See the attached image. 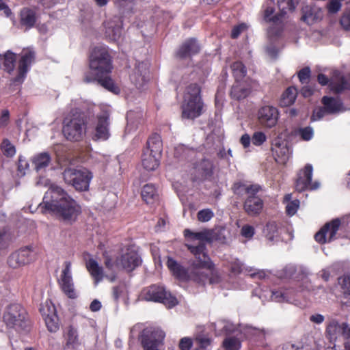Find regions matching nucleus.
Returning <instances> with one entry per match:
<instances>
[{"instance_id":"1","label":"nucleus","mask_w":350,"mask_h":350,"mask_svg":"<svg viewBox=\"0 0 350 350\" xmlns=\"http://www.w3.org/2000/svg\"><path fill=\"white\" fill-rule=\"evenodd\" d=\"M185 237L191 243L185 247L192 254L195 260L190 267L185 268L171 257L167 258L166 265L172 275L179 280H192L204 285L206 282L214 284L219 281L215 264L207 254L206 243L211 242V233L207 230L193 232L189 229L183 232Z\"/></svg>"},{"instance_id":"2","label":"nucleus","mask_w":350,"mask_h":350,"mask_svg":"<svg viewBox=\"0 0 350 350\" xmlns=\"http://www.w3.org/2000/svg\"><path fill=\"white\" fill-rule=\"evenodd\" d=\"M88 60L89 70L83 74V82L97 83L108 91L118 94L120 89L111 77L113 66L109 49L103 46L94 47Z\"/></svg>"},{"instance_id":"3","label":"nucleus","mask_w":350,"mask_h":350,"mask_svg":"<svg viewBox=\"0 0 350 350\" xmlns=\"http://www.w3.org/2000/svg\"><path fill=\"white\" fill-rule=\"evenodd\" d=\"M40 207L56 213L70 224L75 222L81 215V206L61 187L51 184L44 193Z\"/></svg>"},{"instance_id":"4","label":"nucleus","mask_w":350,"mask_h":350,"mask_svg":"<svg viewBox=\"0 0 350 350\" xmlns=\"http://www.w3.org/2000/svg\"><path fill=\"white\" fill-rule=\"evenodd\" d=\"M201 92V87L196 83L187 86L181 106L183 118L194 120L202 114L204 104Z\"/></svg>"},{"instance_id":"5","label":"nucleus","mask_w":350,"mask_h":350,"mask_svg":"<svg viewBox=\"0 0 350 350\" xmlns=\"http://www.w3.org/2000/svg\"><path fill=\"white\" fill-rule=\"evenodd\" d=\"M3 320L7 327L17 331L26 330L30 325L26 309L17 303L11 304L6 307Z\"/></svg>"},{"instance_id":"6","label":"nucleus","mask_w":350,"mask_h":350,"mask_svg":"<svg viewBox=\"0 0 350 350\" xmlns=\"http://www.w3.org/2000/svg\"><path fill=\"white\" fill-rule=\"evenodd\" d=\"M86 126L87 120L84 116L73 115L64 120L62 133L68 140L79 142L85 135Z\"/></svg>"},{"instance_id":"7","label":"nucleus","mask_w":350,"mask_h":350,"mask_svg":"<svg viewBox=\"0 0 350 350\" xmlns=\"http://www.w3.org/2000/svg\"><path fill=\"white\" fill-rule=\"evenodd\" d=\"M142 295L146 300L162 303L170 308L178 304L176 298L167 291L163 286L152 284L145 288Z\"/></svg>"},{"instance_id":"8","label":"nucleus","mask_w":350,"mask_h":350,"mask_svg":"<svg viewBox=\"0 0 350 350\" xmlns=\"http://www.w3.org/2000/svg\"><path fill=\"white\" fill-rule=\"evenodd\" d=\"M165 332L159 329L146 328L139 336L143 350H160L163 346Z\"/></svg>"},{"instance_id":"9","label":"nucleus","mask_w":350,"mask_h":350,"mask_svg":"<svg viewBox=\"0 0 350 350\" xmlns=\"http://www.w3.org/2000/svg\"><path fill=\"white\" fill-rule=\"evenodd\" d=\"M64 181L77 191H86L89 188L91 173L88 170L74 168L66 169L63 173Z\"/></svg>"},{"instance_id":"10","label":"nucleus","mask_w":350,"mask_h":350,"mask_svg":"<svg viewBox=\"0 0 350 350\" xmlns=\"http://www.w3.org/2000/svg\"><path fill=\"white\" fill-rule=\"evenodd\" d=\"M312 172L313 167L310 163H307L297 172L295 181V188L297 191L301 193L306 190H315L319 187V182L312 181Z\"/></svg>"},{"instance_id":"11","label":"nucleus","mask_w":350,"mask_h":350,"mask_svg":"<svg viewBox=\"0 0 350 350\" xmlns=\"http://www.w3.org/2000/svg\"><path fill=\"white\" fill-rule=\"evenodd\" d=\"M33 247L25 246L12 252L8 258L7 263L12 269H18L34 260Z\"/></svg>"},{"instance_id":"12","label":"nucleus","mask_w":350,"mask_h":350,"mask_svg":"<svg viewBox=\"0 0 350 350\" xmlns=\"http://www.w3.org/2000/svg\"><path fill=\"white\" fill-rule=\"evenodd\" d=\"M62 291L70 299L77 298V293L75 289L73 279L71 272V262L65 261L59 278L57 279Z\"/></svg>"},{"instance_id":"13","label":"nucleus","mask_w":350,"mask_h":350,"mask_svg":"<svg viewBox=\"0 0 350 350\" xmlns=\"http://www.w3.org/2000/svg\"><path fill=\"white\" fill-rule=\"evenodd\" d=\"M341 225V221L338 218L334 219L327 222L321 229L314 234L315 241L319 244L330 243L337 239L336 234Z\"/></svg>"},{"instance_id":"14","label":"nucleus","mask_w":350,"mask_h":350,"mask_svg":"<svg viewBox=\"0 0 350 350\" xmlns=\"http://www.w3.org/2000/svg\"><path fill=\"white\" fill-rule=\"evenodd\" d=\"M326 334L331 340L342 336L344 340V350H350V325L347 323H339L336 321H332L327 326Z\"/></svg>"},{"instance_id":"15","label":"nucleus","mask_w":350,"mask_h":350,"mask_svg":"<svg viewBox=\"0 0 350 350\" xmlns=\"http://www.w3.org/2000/svg\"><path fill=\"white\" fill-rule=\"evenodd\" d=\"M40 312L47 329L52 333L57 332L59 329L60 325L55 306L51 301H46L44 304L40 306Z\"/></svg>"},{"instance_id":"16","label":"nucleus","mask_w":350,"mask_h":350,"mask_svg":"<svg viewBox=\"0 0 350 350\" xmlns=\"http://www.w3.org/2000/svg\"><path fill=\"white\" fill-rule=\"evenodd\" d=\"M35 52L30 49L23 50L20 55L17 68V75L12 79L13 83H22L26 77L29 67L34 62Z\"/></svg>"},{"instance_id":"17","label":"nucleus","mask_w":350,"mask_h":350,"mask_svg":"<svg viewBox=\"0 0 350 350\" xmlns=\"http://www.w3.org/2000/svg\"><path fill=\"white\" fill-rule=\"evenodd\" d=\"M123 21L119 16H113L104 22L105 36L109 42L118 41L122 31Z\"/></svg>"},{"instance_id":"18","label":"nucleus","mask_w":350,"mask_h":350,"mask_svg":"<svg viewBox=\"0 0 350 350\" xmlns=\"http://www.w3.org/2000/svg\"><path fill=\"white\" fill-rule=\"evenodd\" d=\"M201 47L198 40L194 38L185 40L175 53L176 57L180 59H190L200 53Z\"/></svg>"},{"instance_id":"19","label":"nucleus","mask_w":350,"mask_h":350,"mask_svg":"<svg viewBox=\"0 0 350 350\" xmlns=\"http://www.w3.org/2000/svg\"><path fill=\"white\" fill-rule=\"evenodd\" d=\"M278 118V110L273 106L265 105L260 107L258 111V118L260 123L268 128H272L275 126Z\"/></svg>"},{"instance_id":"20","label":"nucleus","mask_w":350,"mask_h":350,"mask_svg":"<svg viewBox=\"0 0 350 350\" xmlns=\"http://www.w3.org/2000/svg\"><path fill=\"white\" fill-rule=\"evenodd\" d=\"M117 262L126 271L131 272L141 265L142 259L136 251L127 249L126 252L117 259Z\"/></svg>"},{"instance_id":"21","label":"nucleus","mask_w":350,"mask_h":350,"mask_svg":"<svg viewBox=\"0 0 350 350\" xmlns=\"http://www.w3.org/2000/svg\"><path fill=\"white\" fill-rule=\"evenodd\" d=\"M109 116L104 113L97 116V124L95 128L94 140H107L109 136Z\"/></svg>"},{"instance_id":"22","label":"nucleus","mask_w":350,"mask_h":350,"mask_svg":"<svg viewBox=\"0 0 350 350\" xmlns=\"http://www.w3.org/2000/svg\"><path fill=\"white\" fill-rule=\"evenodd\" d=\"M264 206L263 200L256 194H251L247 196L243 202V209L250 216L258 215Z\"/></svg>"},{"instance_id":"23","label":"nucleus","mask_w":350,"mask_h":350,"mask_svg":"<svg viewBox=\"0 0 350 350\" xmlns=\"http://www.w3.org/2000/svg\"><path fill=\"white\" fill-rule=\"evenodd\" d=\"M20 24L26 29H30L34 27L37 21L36 9L30 8H23L21 9L20 14Z\"/></svg>"},{"instance_id":"24","label":"nucleus","mask_w":350,"mask_h":350,"mask_svg":"<svg viewBox=\"0 0 350 350\" xmlns=\"http://www.w3.org/2000/svg\"><path fill=\"white\" fill-rule=\"evenodd\" d=\"M261 187L258 185L246 184L241 181L236 182L232 187V190L234 195L242 197L244 195L247 196L251 194H257Z\"/></svg>"},{"instance_id":"25","label":"nucleus","mask_w":350,"mask_h":350,"mask_svg":"<svg viewBox=\"0 0 350 350\" xmlns=\"http://www.w3.org/2000/svg\"><path fill=\"white\" fill-rule=\"evenodd\" d=\"M161 155L150 152V150L144 149L142 154V165L147 171H154L159 165Z\"/></svg>"},{"instance_id":"26","label":"nucleus","mask_w":350,"mask_h":350,"mask_svg":"<svg viewBox=\"0 0 350 350\" xmlns=\"http://www.w3.org/2000/svg\"><path fill=\"white\" fill-rule=\"evenodd\" d=\"M302 16L301 20L308 25H311L320 20L322 17L321 10L308 5L301 10Z\"/></svg>"},{"instance_id":"27","label":"nucleus","mask_w":350,"mask_h":350,"mask_svg":"<svg viewBox=\"0 0 350 350\" xmlns=\"http://www.w3.org/2000/svg\"><path fill=\"white\" fill-rule=\"evenodd\" d=\"M86 269L94 279L96 284L101 282L104 278L103 269L94 258L86 262Z\"/></svg>"},{"instance_id":"28","label":"nucleus","mask_w":350,"mask_h":350,"mask_svg":"<svg viewBox=\"0 0 350 350\" xmlns=\"http://www.w3.org/2000/svg\"><path fill=\"white\" fill-rule=\"evenodd\" d=\"M196 170L202 178L207 179L213 174L214 165L212 161L203 159L197 163Z\"/></svg>"},{"instance_id":"29","label":"nucleus","mask_w":350,"mask_h":350,"mask_svg":"<svg viewBox=\"0 0 350 350\" xmlns=\"http://www.w3.org/2000/svg\"><path fill=\"white\" fill-rule=\"evenodd\" d=\"M66 340L65 347L68 349H77L81 342L79 339V336L77 329L72 325H70L67 328V331L64 334Z\"/></svg>"},{"instance_id":"30","label":"nucleus","mask_w":350,"mask_h":350,"mask_svg":"<svg viewBox=\"0 0 350 350\" xmlns=\"http://www.w3.org/2000/svg\"><path fill=\"white\" fill-rule=\"evenodd\" d=\"M145 150H150V152L161 155L163 150V143L161 136L158 133L152 134L148 139Z\"/></svg>"},{"instance_id":"31","label":"nucleus","mask_w":350,"mask_h":350,"mask_svg":"<svg viewBox=\"0 0 350 350\" xmlns=\"http://www.w3.org/2000/svg\"><path fill=\"white\" fill-rule=\"evenodd\" d=\"M323 107L327 110V113L333 114L341 111L343 104L340 100L333 97L324 96L321 99Z\"/></svg>"},{"instance_id":"32","label":"nucleus","mask_w":350,"mask_h":350,"mask_svg":"<svg viewBox=\"0 0 350 350\" xmlns=\"http://www.w3.org/2000/svg\"><path fill=\"white\" fill-rule=\"evenodd\" d=\"M141 196L146 204H153L158 198L157 191L152 184L145 185L142 189Z\"/></svg>"},{"instance_id":"33","label":"nucleus","mask_w":350,"mask_h":350,"mask_svg":"<svg viewBox=\"0 0 350 350\" xmlns=\"http://www.w3.org/2000/svg\"><path fill=\"white\" fill-rule=\"evenodd\" d=\"M297 89L294 86L288 87L282 94L280 104L282 107H288L293 105L297 96Z\"/></svg>"},{"instance_id":"34","label":"nucleus","mask_w":350,"mask_h":350,"mask_svg":"<svg viewBox=\"0 0 350 350\" xmlns=\"http://www.w3.org/2000/svg\"><path fill=\"white\" fill-rule=\"evenodd\" d=\"M51 161V158L48 152H41L33 157L32 163L34 165L35 170L38 172L45 169L49 166Z\"/></svg>"},{"instance_id":"35","label":"nucleus","mask_w":350,"mask_h":350,"mask_svg":"<svg viewBox=\"0 0 350 350\" xmlns=\"http://www.w3.org/2000/svg\"><path fill=\"white\" fill-rule=\"evenodd\" d=\"M274 0H268L264 5L263 18L266 23H271V21H275L281 18L279 12L273 15L275 12Z\"/></svg>"},{"instance_id":"36","label":"nucleus","mask_w":350,"mask_h":350,"mask_svg":"<svg viewBox=\"0 0 350 350\" xmlns=\"http://www.w3.org/2000/svg\"><path fill=\"white\" fill-rule=\"evenodd\" d=\"M271 23V25L267 29L268 36L272 39H277L282 36L284 29V18Z\"/></svg>"},{"instance_id":"37","label":"nucleus","mask_w":350,"mask_h":350,"mask_svg":"<svg viewBox=\"0 0 350 350\" xmlns=\"http://www.w3.org/2000/svg\"><path fill=\"white\" fill-rule=\"evenodd\" d=\"M250 89L245 88L239 82H236L232 86L230 90V97L237 100L245 98L250 94Z\"/></svg>"},{"instance_id":"38","label":"nucleus","mask_w":350,"mask_h":350,"mask_svg":"<svg viewBox=\"0 0 350 350\" xmlns=\"http://www.w3.org/2000/svg\"><path fill=\"white\" fill-rule=\"evenodd\" d=\"M279 14L281 18H284L288 11H293L298 0H276Z\"/></svg>"},{"instance_id":"39","label":"nucleus","mask_w":350,"mask_h":350,"mask_svg":"<svg viewBox=\"0 0 350 350\" xmlns=\"http://www.w3.org/2000/svg\"><path fill=\"white\" fill-rule=\"evenodd\" d=\"M16 62V55L11 51H8L3 55V66L5 71L11 74L14 68Z\"/></svg>"},{"instance_id":"40","label":"nucleus","mask_w":350,"mask_h":350,"mask_svg":"<svg viewBox=\"0 0 350 350\" xmlns=\"http://www.w3.org/2000/svg\"><path fill=\"white\" fill-rule=\"evenodd\" d=\"M230 68L236 82L241 81L247 74L246 67L240 61L233 62Z\"/></svg>"},{"instance_id":"41","label":"nucleus","mask_w":350,"mask_h":350,"mask_svg":"<svg viewBox=\"0 0 350 350\" xmlns=\"http://www.w3.org/2000/svg\"><path fill=\"white\" fill-rule=\"evenodd\" d=\"M329 88L336 94H340L345 90H350V79H347L342 77L337 83H331L329 84Z\"/></svg>"},{"instance_id":"42","label":"nucleus","mask_w":350,"mask_h":350,"mask_svg":"<svg viewBox=\"0 0 350 350\" xmlns=\"http://www.w3.org/2000/svg\"><path fill=\"white\" fill-rule=\"evenodd\" d=\"M279 226L276 221H268L264 228L263 232L266 238L272 241L275 237L278 236Z\"/></svg>"},{"instance_id":"43","label":"nucleus","mask_w":350,"mask_h":350,"mask_svg":"<svg viewBox=\"0 0 350 350\" xmlns=\"http://www.w3.org/2000/svg\"><path fill=\"white\" fill-rule=\"evenodd\" d=\"M291 291L287 289H280L271 291V299L276 302L289 301L291 297Z\"/></svg>"},{"instance_id":"44","label":"nucleus","mask_w":350,"mask_h":350,"mask_svg":"<svg viewBox=\"0 0 350 350\" xmlns=\"http://www.w3.org/2000/svg\"><path fill=\"white\" fill-rule=\"evenodd\" d=\"M222 346L225 350H239L241 348V341L237 336L226 337Z\"/></svg>"},{"instance_id":"45","label":"nucleus","mask_w":350,"mask_h":350,"mask_svg":"<svg viewBox=\"0 0 350 350\" xmlns=\"http://www.w3.org/2000/svg\"><path fill=\"white\" fill-rule=\"evenodd\" d=\"M275 146V148H272V151L278 157V159H275V160L280 163H285L288 159V149L286 146H281L280 144L277 146L276 144Z\"/></svg>"},{"instance_id":"46","label":"nucleus","mask_w":350,"mask_h":350,"mask_svg":"<svg viewBox=\"0 0 350 350\" xmlns=\"http://www.w3.org/2000/svg\"><path fill=\"white\" fill-rule=\"evenodd\" d=\"M291 194H286L284 196V200L288 202L286 206V213L289 216L294 215L299 206V201L298 200H291Z\"/></svg>"},{"instance_id":"47","label":"nucleus","mask_w":350,"mask_h":350,"mask_svg":"<svg viewBox=\"0 0 350 350\" xmlns=\"http://www.w3.org/2000/svg\"><path fill=\"white\" fill-rule=\"evenodd\" d=\"M193 341L198 346L194 350H206L212 343V339L204 335L197 336Z\"/></svg>"},{"instance_id":"48","label":"nucleus","mask_w":350,"mask_h":350,"mask_svg":"<svg viewBox=\"0 0 350 350\" xmlns=\"http://www.w3.org/2000/svg\"><path fill=\"white\" fill-rule=\"evenodd\" d=\"M1 149L5 156L7 157H12L16 154V148L11 144L9 139H4L1 144Z\"/></svg>"},{"instance_id":"49","label":"nucleus","mask_w":350,"mask_h":350,"mask_svg":"<svg viewBox=\"0 0 350 350\" xmlns=\"http://www.w3.org/2000/svg\"><path fill=\"white\" fill-rule=\"evenodd\" d=\"M339 283L341 285L344 297L350 299V275H345L339 278Z\"/></svg>"},{"instance_id":"50","label":"nucleus","mask_w":350,"mask_h":350,"mask_svg":"<svg viewBox=\"0 0 350 350\" xmlns=\"http://www.w3.org/2000/svg\"><path fill=\"white\" fill-rule=\"evenodd\" d=\"M339 22L343 29L350 31V8L345 10Z\"/></svg>"},{"instance_id":"51","label":"nucleus","mask_w":350,"mask_h":350,"mask_svg":"<svg viewBox=\"0 0 350 350\" xmlns=\"http://www.w3.org/2000/svg\"><path fill=\"white\" fill-rule=\"evenodd\" d=\"M214 216L213 212L208 208L202 209L197 214L198 221L201 222H206L211 220Z\"/></svg>"},{"instance_id":"52","label":"nucleus","mask_w":350,"mask_h":350,"mask_svg":"<svg viewBox=\"0 0 350 350\" xmlns=\"http://www.w3.org/2000/svg\"><path fill=\"white\" fill-rule=\"evenodd\" d=\"M267 140L266 135L262 131L254 132L252 137V142L254 146H261Z\"/></svg>"},{"instance_id":"53","label":"nucleus","mask_w":350,"mask_h":350,"mask_svg":"<svg viewBox=\"0 0 350 350\" xmlns=\"http://www.w3.org/2000/svg\"><path fill=\"white\" fill-rule=\"evenodd\" d=\"M139 65L138 68L135 71V73L133 76V79L135 80V85H139V86L142 85L146 81V71L143 74L142 72L139 70Z\"/></svg>"},{"instance_id":"54","label":"nucleus","mask_w":350,"mask_h":350,"mask_svg":"<svg viewBox=\"0 0 350 350\" xmlns=\"http://www.w3.org/2000/svg\"><path fill=\"white\" fill-rule=\"evenodd\" d=\"M311 70L308 66L303 68L297 73L299 80L301 83H306L309 80Z\"/></svg>"},{"instance_id":"55","label":"nucleus","mask_w":350,"mask_h":350,"mask_svg":"<svg viewBox=\"0 0 350 350\" xmlns=\"http://www.w3.org/2000/svg\"><path fill=\"white\" fill-rule=\"evenodd\" d=\"M299 133L301 136V138L304 141H309L313 137V129L310 126H306L304 128H301L299 131Z\"/></svg>"},{"instance_id":"56","label":"nucleus","mask_w":350,"mask_h":350,"mask_svg":"<svg viewBox=\"0 0 350 350\" xmlns=\"http://www.w3.org/2000/svg\"><path fill=\"white\" fill-rule=\"evenodd\" d=\"M229 270L232 274H239L242 271V264L238 260L232 261L229 263Z\"/></svg>"},{"instance_id":"57","label":"nucleus","mask_w":350,"mask_h":350,"mask_svg":"<svg viewBox=\"0 0 350 350\" xmlns=\"http://www.w3.org/2000/svg\"><path fill=\"white\" fill-rule=\"evenodd\" d=\"M341 2L337 0H330L327 4L328 12L331 14L337 13L341 8Z\"/></svg>"},{"instance_id":"58","label":"nucleus","mask_w":350,"mask_h":350,"mask_svg":"<svg viewBox=\"0 0 350 350\" xmlns=\"http://www.w3.org/2000/svg\"><path fill=\"white\" fill-rule=\"evenodd\" d=\"M327 113V110L324 107H321L313 111L310 118L311 121L319 120Z\"/></svg>"},{"instance_id":"59","label":"nucleus","mask_w":350,"mask_h":350,"mask_svg":"<svg viewBox=\"0 0 350 350\" xmlns=\"http://www.w3.org/2000/svg\"><path fill=\"white\" fill-rule=\"evenodd\" d=\"M193 345V340L191 338L184 337L180 339L178 347L180 350H189Z\"/></svg>"},{"instance_id":"60","label":"nucleus","mask_w":350,"mask_h":350,"mask_svg":"<svg viewBox=\"0 0 350 350\" xmlns=\"http://www.w3.org/2000/svg\"><path fill=\"white\" fill-rule=\"evenodd\" d=\"M247 28V26L244 23L239 24L238 25L234 26L231 31V38L232 39L237 38L240 34L245 30Z\"/></svg>"},{"instance_id":"61","label":"nucleus","mask_w":350,"mask_h":350,"mask_svg":"<svg viewBox=\"0 0 350 350\" xmlns=\"http://www.w3.org/2000/svg\"><path fill=\"white\" fill-rule=\"evenodd\" d=\"M241 233L243 237L250 239L254 234V228L252 226L245 225L242 227Z\"/></svg>"},{"instance_id":"62","label":"nucleus","mask_w":350,"mask_h":350,"mask_svg":"<svg viewBox=\"0 0 350 350\" xmlns=\"http://www.w3.org/2000/svg\"><path fill=\"white\" fill-rule=\"evenodd\" d=\"M10 121V112L8 109L2 111L0 116V128L6 126Z\"/></svg>"},{"instance_id":"63","label":"nucleus","mask_w":350,"mask_h":350,"mask_svg":"<svg viewBox=\"0 0 350 350\" xmlns=\"http://www.w3.org/2000/svg\"><path fill=\"white\" fill-rule=\"evenodd\" d=\"M315 92L314 85H305L301 89V94L304 98L311 96Z\"/></svg>"},{"instance_id":"64","label":"nucleus","mask_w":350,"mask_h":350,"mask_svg":"<svg viewBox=\"0 0 350 350\" xmlns=\"http://www.w3.org/2000/svg\"><path fill=\"white\" fill-rule=\"evenodd\" d=\"M252 142V137L249 134H243L240 139V143L242 144L244 148H247L250 146Z\"/></svg>"}]
</instances>
